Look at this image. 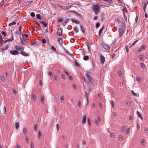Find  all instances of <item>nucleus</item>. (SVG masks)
Segmentation results:
<instances>
[{
    "label": "nucleus",
    "mask_w": 148,
    "mask_h": 148,
    "mask_svg": "<svg viewBox=\"0 0 148 148\" xmlns=\"http://www.w3.org/2000/svg\"><path fill=\"white\" fill-rule=\"evenodd\" d=\"M91 8L93 10L95 15L98 14L101 11L100 7L98 4H95L92 5Z\"/></svg>",
    "instance_id": "obj_1"
},
{
    "label": "nucleus",
    "mask_w": 148,
    "mask_h": 148,
    "mask_svg": "<svg viewBox=\"0 0 148 148\" xmlns=\"http://www.w3.org/2000/svg\"><path fill=\"white\" fill-rule=\"evenodd\" d=\"M90 73L89 72H87L85 74V76L87 78V80L88 82L90 84H92L94 82V80L90 76Z\"/></svg>",
    "instance_id": "obj_2"
},
{
    "label": "nucleus",
    "mask_w": 148,
    "mask_h": 148,
    "mask_svg": "<svg viewBox=\"0 0 148 148\" xmlns=\"http://www.w3.org/2000/svg\"><path fill=\"white\" fill-rule=\"evenodd\" d=\"M102 45L103 47L107 50H108L110 49V46L108 44H106L104 42L102 43Z\"/></svg>",
    "instance_id": "obj_3"
},
{
    "label": "nucleus",
    "mask_w": 148,
    "mask_h": 148,
    "mask_svg": "<svg viewBox=\"0 0 148 148\" xmlns=\"http://www.w3.org/2000/svg\"><path fill=\"white\" fill-rule=\"evenodd\" d=\"M14 48V49L19 51H23L24 49V48L21 45H16Z\"/></svg>",
    "instance_id": "obj_4"
},
{
    "label": "nucleus",
    "mask_w": 148,
    "mask_h": 148,
    "mask_svg": "<svg viewBox=\"0 0 148 148\" xmlns=\"http://www.w3.org/2000/svg\"><path fill=\"white\" fill-rule=\"evenodd\" d=\"M10 53L13 55H16L18 54L19 53L17 50H13L10 51Z\"/></svg>",
    "instance_id": "obj_5"
},
{
    "label": "nucleus",
    "mask_w": 148,
    "mask_h": 148,
    "mask_svg": "<svg viewBox=\"0 0 148 148\" xmlns=\"http://www.w3.org/2000/svg\"><path fill=\"white\" fill-rule=\"evenodd\" d=\"M11 36L12 37L10 38V39H8L3 42L5 44L7 42L12 41L14 40L13 36L12 34L11 35Z\"/></svg>",
    "instance_id": "obj_6"
},
{
    "label": "nucleus",
    "mask_w": 148,
    "mask_h": 148,
    "mask_svg": "<svg viewBox=\"0 0 148 148\" xmlns=\"http://www.w3.org/2000/svg\"><path fill=\"white\" fill-rule=\"evenodd\" d=\"M95 122L96 124L98 126L99 125V122L100 121V118L99 117V116H97V119H95Z\"/></svg>",
    "instance_id": "obj_7"
},
{
    "label": "nucleus",
    "mask_w": 148,
    "mask_h": 148,
    "mask_svg": "<svg viewBox=\"0 0 148 148\" xmlns=\"http://www.w3.org/2000/svg\"><path fill=\"white\" fill-rule=\"evenodd\" d=\"M100 58L101 62L102 64L105 61V58L104 57L101 55H100Z\"/></svg>",
    "instance_id": "obj_8"
},
{
    "label": "nucleus",
    "mask_w": 148,
    "mask_h": 148,
    "mask_svg": "<svg viewBox=\"0 0 148 148\" xmlns=\"http://www.w3.org/2000/svg\"><path fill=\"white\" fill-rule=\"evenodd\" d=\"M57 34L59 36H61L62 34V30L60 28L58 30Z\"/></svg>",
    "instance_id": "obj_9"
},
{
    "label": "nucleus",
    "mask_w": 148,
    "mask_h": 148,
    "mask_svg": "<svg viewBox=\"0 0 148 148\" xmlns=\"http://www.w3.org/2000/svg\"><path fill=\"white\" fill-rule=\"evenodd\" d=\"M105 16V14L104 13H101L100 14V16L101 21H103L104 19Z\"/></svg>",
    "instance_id": "obj_10"
},
{
    "label": "nucleus",
    "mask_w": 148,
    "mask_h": 148,
    "mask_svg": "<svg viewBox=\"0 0 148 148\" xmlns=\"http://www.w3.org/2000/svg\"><path fill=\"white\" fill-rule=\"evenodd\" d=\"M21 54L24 56H29L28 54L23 51H21Z\"/></svg>",
    "instance_id": "obj_11"
},
{
    "label": "nucleus",
    "mask_w": 148,
    "mask_h": 148,
    "mask_svg": "<svg viewBox=\"0 0 148 148\" xmlns=\"http://www.w3.org/2000/svg\"><path fill=\"white\" fill-rule=\"evenodd\" d=\"M112 2V0H108V1H106V2L104 3V4L107 5H109Z\"/></svg>",
    "instance_id": "obj_12"
},
{
    "label": "nucleus",
    "mask_w": 148,
    "mask_h": 148,
    "mask_svg": "<svg viewBox=\"0 0 148 148\" xmlns=\"http://www.w3.org/2000/svg\"><path fill=\"white\" fill-rule=\"evenodd\" d=\"M71 20L72 21L73 23H75L77 24H78L80 22L78 20H76L75 19H72Z\"/></svg>",
    "instance_id": "obj_13"
},
{
    "label": "nucleus",
    "mask_w": 148,
    "mask_h": 148,
    "mask_svg": "<svg viewBox=\"0 0 148 148\" xmlns=\"http://www.w3.org/2000/svg\"><path fill=\"white\" fill-rule=\"evenodd\" d=\"M123 30L122 29L120 28L119 30V36L120 37H121L123 35Z\"/></svg>",
    "instance_id": "obj_14"
},
{
    "label": "nucleus",
    "mask_w": 148,
    "mask_h": 148,
    "mask_svg": "<svg viewBox=\"0 0 148 148\" xmlns=\"http://www.w3.org/2000/svg\"><path fill=\"white\" fill-rule=\"evenodd\" d=\"M85 96L86 98V100L87 102L86 105H87L88 103V95L86 91H85Z\"/></svg>",
    "instance_id": "obj_15"
},
{
    "label": "nucleus",
    "mask_w": 148,
    "mask_h": 148,
    "mask_svg": "<svg viewBox=\"0 0 148 148\" xmlns=\"http://www.w3.org/2000/svg\"><path fill=\"white\" fill-rule=\"evenodd\" d=\"M86 121V115H84V116L82 119V123H84Z\"/></svg>",
    "instance_id": "obj_16"
},
{
    "label": "nucleus",
    "mask_w": 148,
    "mask_h": 148,
    "mask_svg": "<svg viewBox=\"0 0 148 148\" xmlns=\"http://www.w3.org/2000/svg\"><path fill=\"white\" fill-rule=\"evenodd\" d=\"M16 24V22L15 21H13L11 22L8 24L9 26H11L12 25H15Z\"/></svg>",
    "instance_id": "obj_17"
},
{
    "label": "nucleus",
    "mask_w": 148,
    "mask_h": 148,
    "mask_svg": "<svg viewBox=\"0 0 148 148\" xmlns=\"http://www.w3.org/2000/svg\"><path fill=\"white\" fill-rule=\"evenodd\" d=\"M58 41L59 44L60 45H62L63 43L62 40L61 38H58Z\"/></svg>",
    "instance_id": "obj_18"
},
{
    "label": "nucleus",
    "mask_w": 148,
    "mask_h": 148,
    "mask_svg": "<svg viewBox=\"0 0 148 148\" xmlns=\"http://www.w3.org/2000/svg\"><path fill=\"white\" fill-rule=\"evenodd\" d=\"M40 22L41 24H42L43 25L44 27H46L47 26V24L45 21H40Z\"/></svg>",
    "instance_id": "obj_19"
},
{
    "label": "nucleus",
    "mask_w": 148,
    "mask_h": 148,
    "mask_svg": "<svg viewBox=\"0 0 148 148\" xmlns=\"http://www.w3.org/2000/svg\"><path fill=\"white\" fill-rule=\"evenodd\" d=\"M80 29H81V31L82 32V33L83 34H84L85 33V29H84V27L81 25L80 26Z\"/></svg>",
    "instance_id": "obj_20"
},
{
    "label": "nucleus",
    "mask_w": 148,
    "mask_h": 148,
    "mask_svg": "<svg viewBox=\"0 0 148 148\" xmlns=\"http://www.w3.org/2000/svg\"><path fill=\"white\" fill-rule=\"evenodd\" d=\"M41 101L43 103L45 102V98L42 95L41 96Z\"/></svg>",
    "instance_id": "obj_21"
},
{
    "label": "nucleus",
    "mask_w": 148,
    "mask_h": 148,
    "mask_svg": "<svg viewBox=\"0 0 148 148\" xmlns=\"http://www.w3.org/2000/svg\"><path fill=\"white\" fill-rule=\"evenodd\" d=\"M20 40H21V44L23 45H26V44L23 41V39L21 38H20Z\"/></svg>",
    "instance_id": "obj_22"
},
{
    "label": "nucleus",
    "mask_w": 148,
    "mask_h": 148,
    "mask_svg": "<svg viewBox=\"0 0 148 148\" xmlns=\"http://www.w3.org/2000/svg\"><path fill=\"white\" fill-rule=\"evenodd\" d=\"M23 133L25 135H26L27 134V130L25 128L23 129Z\"/></svg>",
    "instance_id": "obj_23"
},
{
    "label": "nucleus",
    "mask_w": 148,
    "mask_h": 148,
    "mask_svg": "<svg viewBox=\"0 0 148 148\" xmlns=\"http://www.w3.org/2000/svg\"><path fill=\"white\" fill-rule=\"evenodd\" d=\"M123 11V14H124V13H125V12L127 13L128 12V10L126 8V7H124Z\"/></svg>",
    "instance_id": "obj_24"
},
{
    "label": "nucleus",
    "mask_w": 148,
    "mask_h": 148,
    "mask_svg": "<svg viewBox=\"0 0 148 148\" xmlns=\"http://www.w3.org/2000/svg\"><path fill=\"white\" fill-rule=\"evenodd\" d=\"M143 9H146V7L147 6V4L146 3H144L143 4Z\"/></svg>",
    "instance_id": "obj_25"
},
{
    "label": "nucleus",
    "mask_w": 148,
    "mask_h": 148,
    "mask_svg": "<svg viewBox=\"0 0 148 148\" xmlns=\"http://www.w3.org/2000/svg\"><path fill=\"white\" fill-rule=\"evenodd\" d=\"M104 28V26H103L101 29H100L99 32V35L101 34V33L102 32V31L103 28Z\"/></svg>",
    "instance_id": "obj_26"
},
{
    "label": "nucleus",
    "mask_w": 148,
    "mask_h": 148,
    "mask_svg": "<svg viewBox=\"0 0 148 148\" xmlns=\"http://www.w3.org/2000/svg\"><path fill=\"white\" fill-rule=\"evenodd\" d=\"M0 79L3 82H5V79L3 76H1L0 77Z\"/></svg>",
    "instance_id": "obj_27"
},
{
    "label": "nucleus",
    "mask_w": 148,
    "mask_h": 148,
    "mask_svg": "<svg viewBox=\"0 0 148 148\" xmlns=\"http://www.w3.org/2000/svg\"><path fill=\"white\" fill-rule=\"evenodd\" d=\"M36 17L38 19H41L42 18L39 14H36Z\"/></svg>",
    "instance_id": "obj_28"
},
{
    "label": "nucleus",
    "mask_w": 148,
    "mask_h": 148,
    "mask_svg": "<svg viewBox=\"0 0 148 148\" xmlns=\"http://www.w3.org/2000/svg\"><path fill=\"white\" fill-rule=\"evenodd\" d=\"M73 29L76 32V33H77L78 32L79 30H78L77 27H76L73 28Z\"/></svg>",
    "instance_id": "obj_29"
},
{
    "label": "nucleus",
    "mask_w": 148,
    "mask_h": 148,
    "mask_svg": "<svg viewBox=\"0 0 148 148\" xmlns=\"http://www.w3.org/2000/svg\"><path fill=\"white\" fill-rule=\"evenodd\" d=\"M141 143H142V144L143 145H145V139H142V141H141Z\"/></svg>",
    "instance_id": "obj_30"
},
{
    "label": "nucleus",
    "mask_w": 148,
    "mask_h": 148,
    "mask_svg": "<svg viewBox=\"0 0 148 148\" xmlns=\"http://www.w3.org/2000/svg\"><path fill=\"white\" fill-rule=\"evenodd\" d=\"M51 48L52 50L54 51L55 52H56V49L54 46H52L51 47Z\"/></svg>",
    "instance_id": "obj_31"
},
{
    "label": "nucleus",
    "mask_w": 148,
    "mask_h": 148,
    "mask_svg": "<svg viewBox=\"0 0 148 148\" xmlns=\"http://www.w3.org/2000/svg\"><path fill=\"white\" fill-rule=\"evenodd\" d=\"M100 25V23L99 22H98L96 24V27L97 28H98Z\"/></svg>",
    "instance_id": "obj_32"
},
{
    "label": "nucleus",
    "mask_w": 148,
    "mask_h": 148,
    "mask_svg": "<svg viewBox=\"0 0 148 148\" xmlns=\"http://www.w3.org/2000/svg\"><path fill=\"white\" fill-rule=\"evenodd\" d=\"M15 127L16 129H18L19 126V124L18 123H15Z\"/></svg>",
    "instance_id": "obj_33"
},
{
    "label": "nucleus",
    "mask_w": 148,
    "mask_h": 148,
    "mask_svg": "<svg viewBox=\"0 0 148 148\" xmlns=\"http://www.w3.org/2000/svg\"><path fill=\"white\" fill-rule=\"evenodd\" d=\"M48 74L50 76L52 77L53 76V74L52 72L50 71H48Z\"/></svg>",
    "instance_id": "obj_34"
},
{
    "label": "nucleus",
    "mask_w": 148,
    "mask_h": 148,
    "mask_svg": "<svg viewBox=\"0 0 148 148\" xmlns=\"http://www.w3.org/2000/svg\"><path fill=\"white\" fill-rule=\"evenodd\" d=\"M140 65L143 68H145V64L143 63H140Z\"/></svg>",
    "instance_id": "obj_35"
},
{
    "label": "nucleus",
    "mask_w": 148,
    "mask_h": 148,
    "mask_svg": "<svg viewBox=\"0 0 148 148\" xmlns=\"http://www.w3.org/2000/svg\"><path fill=\"white\" fill-rule=\"evenodd\" d=\"M132 93L135 96H137V94L135 93L133 90L131 91Z\"/></svg>",
    "instance_id": "obj_36"
},
{
    "label": "nucleus",
    "mask_w": 148,
    "mask_h": 148,
    "mask_svg": "<svg viewBox=\"0 0 148 148\" xmlns=\"http://www.w3.org/2000/svg\"><path fill=\"white\" fill-rule=\"evenodd\" d=\"M6 107L5 106H4L3 110L2 112L3 113L5 114L6 112Z\"/></svg>",
    "instance_id": "obj_37"
},
{
    "label": "nucleus",
    "mask_w": 148,
    "mask_h": 148,
    "mask_svg": "<svg viewBox=\"0 0 148 148\" xmlns=\"http://www.w3.org/2000/svg\"><path fill=\"white\" fill-rule=\"evenodd\" d=\"M35 23H36L37 24V25L40 28V29H42L41 26H40L39 23H38V22L37 21H35Z\"/></svg>",
    "instance_id": "obj_38"
},
{
    "label": "nucleus",
    "mask_w": 148,
    "mask_h": 148,
    "mask_svg": "<svg viewBox=\"0 0 148 148\" xmlns=\"http://www.w3.org/2000/svg\"><path fill=\"white\" fill-rule=\"evenodd\" d=\"M89 58V57L87 56H85L84 57V60H87Z\"/></svg>",
    "instance_id": "obj_39"
},
{
    "label": "nucleus",
    "mask_w": 148,
    "mask_h": 148,
    "mask_svg": "<svg viewBox=\"0 0 148 148\" xmlns=\"http://www.w3.org/2000/svg\"><path fill=\"white\" fill-rule=\"evenodd\" d=\"M138 41V40H137L134 41L131 45V47L134 45Z\"/></svg>",
    "instance_id": "obj_40"
},
{
    "label": "nucleus",
    "mask_w": 148,
    "mask_h": 148,
    "mask_svg": "<svg viewBox=\"0 0 148 148\" xmlns=\"http://www.w3.org/2000/svg\"><path fill=\"white\" fill-rule=\"evenodd\" d=\"M123 15L124 18L125 20L126 21H127V16H126L125 13H124V14H123Z\"/></svg>",
    "instance_id": "obj_41"
},
{
    "label": "nucleus",
    "mask_w": 148,
    "mask_h": 148,
    "mask_svg": "<svg viewBox=\"0 0 148 148\" xmlns=\"http://www.w3.org/2000/svg\"><path fill=\"white\" fill-rule=\"evenodd\" d=\"M64 97L62 95H60V99L62 101H63L64 99Z\"/></svg>",
    "instance_id": "obj_42"
},
{
    "label": "nucleus",
    "mask_w": 148,
    "mask_h": 148,
    "mask_svg": "<svg viewBox=\"0 0 148 148\" xmlns=\"http://www.w3.org/2000/svg\"><path fill=\"white\" fill-rule=\"evenodd\" d=\"M111 104L112 105V106L113 107H114V102L113 100H111L110 101Z\"/></svg>",
    "instance_id": "obj_43"
},
{
    "label": "nucleus",
    "mask_w": 148,
    "mask_h": 148,
    "mask_svg": "<svg viewBox=\"0 0 148 148\" xmlns=\"http://www.w3.org/2000/svg\"><path fill=\"white\" fill-rule=\"evenodd\" d=\"M30 43L32 45H34L36 44V42L35 41H31Z\"/></svg>",
    "instance_id": "obj_44"
},
{
    "label": "nucleus",
    "mask_w": 148,
    "mask_h": 148,
    "mask_svg": "<svg viewBox=\"0 0 148 148\" xmlns=\"http://www.w3.org/2000/svg\"><path fill=\"white\" fill-rule=\"evenodd\" d=\"M126 129V128L125 126H124L122 129L121 131L123 132H125Z\"/></svg>",
    "instance_id": "obj_45"
},
{
    "label": "nucleus",
    "mask_w": 148,
    "mask_h": 148,
    "mask_svg": "<svg viewBox=\"0 0 148 148\" xmlns=\"http://www.w3.org/2000/svg\"><path fill=\"white\" fill-rule=\"evenodd\" d=\"M32 97H33V100H34V101H35L36 99V96L34 94H33L32 95Z\"/></svg>",
    "instance_id": "obj_46"
},
{
    "label": "nucleus",
    "mask_w": 148,
    "mask_h": 148,
    "mask_svg": "<svg viewBox=\"0 0 148 148\" xmlns=\"http://www.w3.org/2000/svg\"><path fill=\"white\" fill-rule=\"evenodd\" d=\"M38 137L39 138H41L42 137L41 133L40 131H39L38 132Z\"/></svg>",
    "instance_id": "obj_47"
},
{
    "label": "nucleus",
    "mask_w": 148,
    "mask_h": 148,
    "mask_svg": "<svg viewBox=\"0 0 148 148\" xmlns=\"http://www.w3.org/2000/svg\"><path fill=\"white\" fill-rule=\"evenodd\" d=\"M22 37H24V36H25L26 38H28V37H29L28 35L26 34H22Z\"/></svg>",
    "instance_id": "obj_48"
},
{
    "label": "nucleus",
    "mask_w": 148,
    "mask_h": 148,
    "mask_svg": "<svg viewBox=\"0 0 148 148\" xmlns=\"http://www.w3.org/2000/svg\"><path fill=\"white\" fill-rule=\"evenodd\" d=\"M87 121H88V124L89 125H91V123H90V119L89 118L88 119H87Z\"/></svg>",
    "instance_id": "obj_49"
},
{
    "label": "nucleus",
    "mask_w": 148,
    "mask_h": 148,
    "mask_svg": "<svg viewBox=\"0 0 148 148\" xmlns=\"http://www.w3.org/2000/svg\"><path fill=\"white\" fill-rule=\"evenodd\" d=\"M30 16L33 17H34L35 16V14L34 12H32L30 13Z\"/></svg>",
    "instance_id": "obj_50"
},
{
    "label": "nucleus",
    "mask_w": 148,
    "mask_h": 148,
    "mask_svg": "<svg viewBox=\"0 0 148 148\" xmlns=\"http://www.w3.org/2000/svg\"><path fill=\"white\" fill-rule=\"evenodd\" d=\"M1 34L3 35L4 36H6V33L4 31H2L1 32Z\"/></svg>",
    "instance_id": "obj_51"
},
{
    "label": "nucleus",
    "mask_w": 148,
    "mask_h": 148,
    "mask_svg": "<svg viewBox=\"0 0 148 148\" xmlns=\"http://www.w3.org/2000/svg\"><path fill=\"white\" fill-rule=\"evenodd\" d=\"M116 21L118 23H120L121 22V20L119 18H117L116 20Z\"/></svg>",
    "instance_id": "obj_52"
},
{
    "label": "nucleus",
    "mask_w": 148,
    "mask_h": 148,
    "mask_svg": "<svg viewBox=\"0 0 148 148\" xmlns=\"http://www.w3.org/2000/svg\"><path fill=\"white\" fill-rule=\"evenodd\" d=\"M8 45H6L4 47H3V48H4V49L6 50H7L8 49Z\"/></svg>",
    "instance_id": "obj_53"
},
{
    "label": "nucleus",
    "mask_w": 148,
    "mask_h": 148,
    "mask_svg": "<svg viewBox=\"0 0 148 148\" xmlns=\"http://www.w3.org/2000/svg\"><path fill=\"white\" fill-rule=\"evenodd\" d=\"M32 2H33V1L32 0L29 1H28L27 2V4H28V5H29L31 4L32 3Z\"/></svg>",
    "instance_id": "obj_54"
},
{
    "label": "nucleus",
    "mask_w": 148,
    "mask_h": 148,
    "mask_svg": "<svg viewBox=\"0 0 148 148\" xmlns=\"http://www.w3.org/2000/svg\"><path fill=\"white\" fill-rule=\"evenodd\" d=\"M125 48L126 49V52L127 53H128L129 52V48H128V46H126L125 47Z\"/></svg>",
    "instance_id": "obj_55"
},
{
    "label": "nucleus",
    "mask_w": 148,
    "mask_h": 148,
    "mask_svg": "<svg viewBox=\"0 0 148 148\" xmlns=\"http://www.w3.org/2000/svg\"><path fill=\"white\" fill-rule=\"evenodd\" d=\"M126 104L127 106H129L131 105V103L130 101H127L126 103Z\"/></svg>",
    "instance_id": "obj_56"
},
{
    "label": "nucleus",
    "mask_w": 148,
    "mask_h": 148,
    "mask_svg": "<svg viewBox=\"0 0 148 148\" xmlns=\"http://www.w3.org/2000/svg\"><path fill=\"white\" fill-rule=\"evenodd\" d=\"M118 73L119 76H121L122 75L121 72L120 71H118Z\"/></svg>",
    "instance_id": "obj_57"
},
{
    "label": "nucleus",
    "mask_w": 148,
    "mask_h": 148,
    "mask_svg": "<svg viewBox=\"0 0 148 148\" xmlns=\"http://www.w3.org/2000/svg\"><path fill=\"white\" fill-rule=\"evenodd\" d=\"M119 140H121L123 139V137L121 136L120 135L119 136Z\"/></svg>",
    "instance_id": "obj_58"
},
{
    "label": "nucleus",
    "mask_w": 148,
    "mask_h": 148,
    "mask_svg": "<svg viewBox=\"0 0 148 148\" xmlns=\"http://www.w3.org/2000/svg\"><path fill=\"white\" fill-rule=\"evenodd\" d=\"M42 42L43 43H45L46 42V40L45 38H43L42 40Z\"/></svg>",
    "instance_id": "obj_59"
},
{
    "label": "nucleus",
    "mask_w": 148,
    "mask_h": 148,
    "mask_svg": "<svg viewBox=\"0 0 148 148\" xmlns=\"http://www.w3.org/2000/svg\"><path fill=\"white\" fill-rule=\"evenodd\" d=\"M145 48H146L145 46L144 45H142L141 46V48L142 49H145Z\"/></svg>",
    "instance_id": "obj_60"
},
{
    "label": "nucleus",
    "mask_w": 148,
    "mask_h": 148,
    "mask_svg": "<svg viewBox=\"0 0 148 148\" xmlns=\"http://www.w3.org/2000/svg\"><path fill=\"white\" fill-rule=\"evenodd\" d=\"M31 148H34V145L32 142L31 143Z\"/></svg>",
    "instance_id": "obj_61"
},
{
    "label": "nucleus",
    "mask_w": 148,
    "mask_h": 148,
    "mask_svg": "<svg viewBox=\"0 0 148 148\" xmlns=\"http://www.w3.org/2000/svg\"><path fill=\"white\" fill-rule=\"evenodd\" d=\"M54 79H55V80L56 81H58V77H57V76H56V75H55L54 76Z\"/></svg>",
    "instance_id": "obj_62"
},
{
    "label": "nucleus",
    "mask_w": 148,
    "mask_h": 148,
    "mask_svg": "<svg viewBox=\"0 0 148 148\" xmlns=\"http://www.w3.org/2000/svg\"><path fill=\"white\" fill-rule=\"evenodd\" d=\"M75 64L77 66H80V65L77 62H76V61L75 62Z\"/></svg>",
    "instance_id": "obj_63"
},
{
    "label": "nucleus",
    "mask_w": 148,
    "mask_h": 148,
    "mask_svg": "<svg viewBox=\"0 0 148 148\" xmlns=\"http://www.w3.org/2000/svg\"><path fill=\"white\" fill-rule=\"evenodd\" d=\"M137 113L138 115V116L140 117V116H142V115L138 112V111L137 112Z\"/></svg>",
    "instance_id": "obj_64"
}]
</instances>
